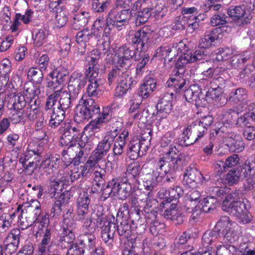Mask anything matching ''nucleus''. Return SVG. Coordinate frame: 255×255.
Instances as JSON below:
<instances>
[{
    "instance_id": "nucleus-5",
    "label": "nucleus",
    "mask_w": 255,
    "mask_h": 255,
    "mask_svg": "<svg viewBox=\"0 0 255 255\" xmlns=\"http://www.w3.org/2000/svg\"><path fill=\"white\" fill-rule=\"evenodd\" d=\"M43 148L39 144L31 143L28 145L27 150L23 157L19 159L21 163L23 172L25 175H31L37 166V162L39 161V157L43 153Z\"/></svg>"
},
{
    "instance_id": "nucleus-15",
    "label": "nucleus",
    "mask_w": 255,
    "mask_h": 255,
    "mask_svg": "<svg viewBox=\"0 0 255 255\" xmlns=\"http://www.w3.org/2000/svg\"><path fill=\"white\" fill-rule=\"evenodd\" d=\"M171 97L167 94L165 95L163 98L158 101L156 107V113H153V118H155V120L160 121L167 117V115L171 113L172 110V105L171 102Z\"/></svg>"
},
{
    "instance_id": "nucleus-6",
    "label": "nucleus",
    "mask_w": 255,
    "mask_h": 255,
    "mask_svg": "<svg viewBox=\"0 0 255 255\" xmlns=\"http://www.w3.org/2000/svg\"><path fill=\"white\" fill-rule=\"evenodd\" d=\"M205 56L203 49L196 50L194 53L187 52L182 54L179 57L172 72L174 77L186 78L184 65L190 63L197 62L204 59Z\"/></svg>"
},
{
    "instance_id": "nucleus-4",
    "label": "nucleus",
    "mask_w": 255,
    "mask_h": 255,
    "mask_svg": "<svg viewBox=\"0 0 255 255\" xmlns=\"http://www.w3.org/2000/svg\"><path fill=\"white\" fill-rule=\"evenodd\" d=\"M186 156L185 153H180L176 157L162 155L155 160V171L162 176L167 173L181 169L185 164Z\"/></svg>"
},
{
    "instance_id": "nucleus-13",
    "label": "nucleus",
    "mask_w": 255,
    "mask_h": 255,
    "mask_svg": "<svg viewBox=\"0 0 255 255\" xmlns=\"http://www.w3.org/2000/svg\"><path fill=\"white\" fill-rule=\"evenodd\" d=\"M112 120V110L107 107L103 108L101 115L94 120L91 121L85 127V131L90 132L91 134L101 129L104 124Z\"/></svg>"
},
{
    "instance_id": "nucleus-20",
    "label": "nucleus",
    "mask_w": 255,
    "mask_h": 255,
    "mask_svg": "<svg viewBox=\"0 0 255 255\" xmlns=\"http://www.w3.org/2000/svg\"><path fill=\"white\" fill-rule=\"evenodd\" d=\"M55 94H56L57 101H58V106L63 108V109H69L72 107L73 102L77 98L78 96L76 95L73 96V94L69 92V91L64 90L60 88L54 91Z\"/></svg>"
},
{
    "instance_id": "nucleus-47",
    "label": "nucleus",
    "mask_w": 255,
    "mask_h": 255,
    "mask_svg": "<svg viewBox=\"0 0 255 255\" xmlns=\"http://www.w3.org/2000/svg\"><path fill=\"white\" fill-rule=\"evenodd\" d=\"M218 200L214 196H208L205 198L201 203V209L203 212L210 213L216 208Z\"/></svg>"
},
{
    "instance_id": "nucleus-41",
    "label": "nucleus",
    "mask_w": 255,
    "mask_h": 255,
    "mask_svg": "<svg viewBox=\"0 0 255 255\" xmlns=\"http://www.w3.org/2000/svg\"><path fill=\"white\" fill-rule=\"evenodd\" d=\"M248 96L247 90L243 88H239L233 90L230 94L229 101L233 104L238 103L246 100Z\"/></svg>"
},
{
    "instance_id": "nucleus-29",
    "label": "nucleus",
    "mask_w": 255,
    "mask_h": 255,
    "mask_svg": "<svg viewBox=\"0 0 255 255\" xmlns=\"http://www.w3.org/2000/svg\"><path fill=\"white\" fill-rule=\"evenodd\" d=\"M166 84L167 87L172 88L176 93L179 94L183 92L188 85L186 78L178 76L170 78Z\"/></svg>"
},
{
    "instance_id": "nucleus-31",
    "label": "nucleus",
    "mask_w": 255,
    "mask_h": 255,
    "mask_svg": "<svg viewBox=\"0 0 255 255\" xmlns=\"http://www.w3.org/2000/svg\"><path fill=\"white\" fill-rule=\"evenodd\" d=\"M141 170L140 165L138 162H134L129 164L127 168V175L129 181L134 186L139 184L138 180Z\"/></svg>"
},
{
    "instance_id": "nucleus-8",
    "label": "nucleus",
    "mask_w": 255,
    "mask_h": 255,
    "mask_svg": "<svg viewBox=\"0 0 255 255\" xmlns=\"http://www.w3.org/2000/svg\"><path fill=\"white\" fill-rule=\"evenodd\" d=\"M129 210L127 204H124L119 209L115 219L116 230L118 235L128 238L130 235V225L128 223Z\"/></svg>"
},
{
    "instance_id": "nucleus-2",
    "label": "nucleus",
    "mask_w": 255,
    "mask_h": 255,
    "mask_svg": "<svg viewBox=\"0 0 255 255\" xmlns=\"http://www.w3.org/2000/svg\"><path fill=\"white\" fill-rule=\"evenodd\" d=\"M48 193L51 198H57L50 210L51 218H56L61 215L62 210L70 198L68 191L62 192L64 184L56 176L49 179Z\"/></svg>"
},
{
    "instance_id": "nucleus-62",
    "label": "nucleus",
    "mask_w": 255,
    "mask_h": 255,
    "mask_svg": "<svg viewBox=\"0 0 255 255\" xmlns=\"http://www.w3.org/2000/svg\"><path fill=\"white\" fill-rule=\"evenodd\" d=\"M68 213L67 212L66 215L65 214L63 216L64 219L61 225L62 231L73 232V230L76 228V224L72 218L68 217Z\"/></svg>"
},
{
    "instance_id": "nucleus-33",
    "label": "nucleus",
    "mask_w": 255,
    "mask_h": 255,
    "mask_svg": "<svg viewBox=\"0 0 255 255\" xmlns=\"http://www.w3.org/2000/svg\"><path fill=\"white\" fill-rule=\"evenodd\" d=\"M88 12L82 11L75 14L73 18L72 27L75 30H80L87 24L90 18Z\"/></svg>"
},
{
    "instance_id": "nucleus-32",
    "label": "nucleus",
    "mask_w": 255,
    "mask_h": 255,
    "mask_svg": "<svg viewBox=\"0 0 255 255\" xmlns=\"http://www.w3.org/2000/svg\"><path fill=\"white\" fill-rule=\"evenodd\" d=\"M59 238L58 245L61 248H72L75 245L73 244L75 238V234L73 232L61 231V233L59 235Z\"/></svg>"
},
{
    "instance_id": "nucleus-39",
    "label": "nucleus",
    "mask_w": 255,
    "mask_h": 255,
    "mask_svg": "<svg viewBox=\"0 0 255 255\" xmlns=\"http://www.w3.org/2000/svg\"><path fill=\"white\" fill-rule=\"evenodd\" d=\"M228 146L230 150L235 152H240L245 149V143L243 138L240 135H235L229 138Z\"/></svg>"
},
{
    "instance_id": "nucleus-7",
    "label": "nucleus",
    "mask_w": 255,
    "mask_h": 255,
    "mask_svg": "<svg viewBox=\"0 0 255 255\" xmlns=\"http://www.w3.org/2000/svg\"><path fill=\"white\" fill-rule=\"evenodd\" d=\"M214 230L218 234L219 242L221 243H234L235 242L232 223L228 216L221 217Z\"/></svg>"
},
{
    "instance_id": "nucleus-19",
    "label": "nucleus",
    "mask_w": 255,
    "mask_h": 255,
    "mask_svg": "<svg viewBox=\"0 0 255 255\" xmlns=\"http://www.w3.org/2000/svg\"><path fill=\"white\" fill-rule=\"evenodd\" d=\"M86 81L81 73L77 72H73L70 78L68 86V90L73 96L78 95L81 89L85 85Z\"/></svg>"
},
{
    "instance_id": "nucleus-38",
    "label": "nucleus",
    "mask_w": 255,
    "mask_h": 255,
    "mask_svg": "<svg viewBox=\"0 0 255 255\" xmlns=\"http://www.w3.org/2000/svg\"><path fill=\"white\" fill-rule=\"evenodd\" d=\"M217 28H214L209 32L206 33L204 37L200 38L199 42V46L202 48H208L210 47L216 40L218 39V35L215 31Z\"/></svg>"
},
{
    "instance_id": "nucleus-48",
    "label": "nucleus",
    "mask_w": 255,
    "mask_h": 255,
    "mask_svg": "<svg viewBox=\"0 0 255 255\" xmlns=\"http://www.w3.org/2000/svg\"><path fill=\"white\" fill-rule=\"evenodd\" d=\"M231 127L225 123H218L216 124L215 128L211 130V135L212 136L224 137L230 132Z\"/></svg>"
},
{
    "instance_id": "nucleus-64",
    "label": "nucleus",
    "mask_w": 255,
    "mask_h": 255,
    "mask_svg": "<svg viewBox=\"0 0 255 255\" xmlns=\"http://www.w3.org/2000/svg\"><path fill=\"white\" fill-rule=\"evenodd\" d=\"M152 196L153 193H150V192H147L146 194H145L146 204L144 209V212L149 213V210L151 209L154 210L156 208L158 203L155 199L152 198Z\"/></svg>"
},
{
    "instance_id": "nucleus-17",
    "label": "nucleus",
    "mask_w": 255,
    "mask_h": 255,
    "mask_svg": "<svg viewBox=\"0 0 255 255\" xmlns=\"http://www.w3.org/2000/svg\"><path fill=\"white\" fill-rule=\"evenodd\" d=\"M132 51L126 46L120 47L115 55V64L128 70L131 65Z\"/></svg>"
},
{
    "instance_id": "nucleus-14",
    "label": "nucleus",
    "mask_w": 255,
    "mask_h": 255,
    "mask_svg": "<svg viewBox=\"0 0 255 255\" xmlns=\"http://www.w3.org/2000/svg\"><path fill=\"white\" fill-rule=\"evenodd\" d=\"M23 206L19 205L17 206L16 214L21 212L18 215L20 218V225L22 229H26L31 226L36 222L38 216L41 213L32 211L31 210L23 209Z\"/></svg>"
},
{
    "instance_id": "nucleus-56",
    "label": "nucleus",
    "mask_w": 255,
    "mask_h": 255,
    "mask_svg": "<svg viewBox=\"0 0 255 255\" xmlns=\"http://www.w3.org/2000/svg\"><path fill=\"white\" fill-rule=\"evenodd\" d=\"M43 72L39 68H31L27 72V77L36 83H40L43 80Z\"/></svg>"
},
{
    "instance_id": "nucleus-37",
    "label": "nucleus",
    "mask_w": 255,
    "mask_h": 255,
    "mask_svg": "<svg viewBox=\"0 0 255 255\" xmlns=\"http://www.w3.org/2000/svg\"><path fill=\"white\" fill-rule=\"evenodd\" d=\"M16 212L13 213H4L0 216V233L5 232L11 226Z\"/></svg>"
},
{
    "instance_id": "nucleus-53",
    "label": "nucleus",
    "mask_w": 255,
    "mask_h": 255,
    "mask_svg": "<svg viewBox=\"0 0 255 255\" xmlns=\"http://www.w3.org/2000/svg\"><path fill=\"white\" fill-rule=\"evenodd\" d=\"M87 142L88 139H86V141H85L84 139H82V141H80L78 143L75 142V145H74V150H79L76 155L78 160H80L83 157H85L88 155L89 152V150L88 149V145L86 144Z\"/></svg>"
},
{
    "instance_id": "nucleus-51",
    "label": "nucleus",
    "mask_w": 255,
    "mask_h": 255,
    "mask_svg": "<svg viewBox=\"0 0 255 255\" xmlns=\"http://www.w3.org/2000/svg\"><path fill=\"white\" fill-rule=\"evenodd\" d=\"M220 78L215 79V87H210L206 92V96L209 98L217 101L222 94L221 88L217 82L219 81ZM222 79V78H221Z\"/></svg>"
},
{
    "instance_id": "nucleus-52",
    "label": "nucleus",
    "mask_w": 255,
    "mask_h": 255,
    "mask_svg": "<svg viewBox=\"0 0 255 255\" xmlns=\"http://www.w3.org/2000/svg\"><path fill=\"white\" fill-rule=\"evenodd\" d=\"M215 74V70L212 68H209L208 70L203 71L201 73L202 78L199 80L200 86L204 88L208 86V84H211L213 78Z\"/></svg>"
},
{
    "instance_id": "nucleus-27",
    "label": "nucleus",
    "mask_w": 255,
    "mask_h": 255,
    "mask_svg": "<svg viewBox=\"0 0 255 255\" xmlns=\"http://www.w3.org/2000/svg\"><path fill=\"white\" fill-rule=\"evenodd\" d=\"M178 44L172 45L165 44L158 48L156 50L155 56L161 58L171 61L173 56L177 54V47Z\"/></svg>"
},
{
    "instance_id": "nucleus-34",
    "label": "nucleus",
    "mask_w": 255,
    "mask_h": 255,
    "mask_svg": "<svg viewBox=\"0 0 255 255\" xmlns=\"http://www.w3.org/2000/svg\"><path fill=\"white\" fill-rule=\"evenodd\" d=\"M191 240L190 235L187 232H183L180 236L176 242L174 243V246L177 251L181 252L185 251H192L193 246L190 245Z\"/></svg>"
},
{
    "instance_id": "nucleus-57",
    "label": "nucleus",
    "mask_w": 255,
    "mask_h": 255,
    "mask_svg": "<svg viewBox=\"0 0 255 255\" xmlns=\"http://www.w3.org/2000/svg\"><path fill=\"white\" fill-rule=\"evenodd\" d=\"M21 232L19 229L15 228L12 229L7 234L4 241L12 243H17L19 245Z\"/></svg>"
},
{
    "instance_id": "nucleus-58",
    "label": "nucleus",
    "mask_w": 255,
    "mask_h": 255,
    "mask_svg": "<svg viewBox=\"0 0 255 255\" xmlns=\"http://www.w3.org/2000/svg\"><path fill=\"white\" fill-rule=\"evenodd\" d=\"M50 73L51 75H53L64 83L65 81L66 78L68 75L69 72L67 68L64 66L60 65L55 68Z\"/></svg>"
},
{
    "instance_id": "nucleus-9",
    "label": "nucleus",
    "mask_w": 255,
    "mask_h": 255,
    "mask_svg": "<svg viewBox=\"0 0 255 255\" xmlns=\"http://www.w3.org/2000/svg\"><path fill=\"white\" fill-rule=\"evenodd\" d=\"M131 14V11L129 9L119 10L117 8H113L109 11L107 21L120 30L128 24Z\"/></svg>"
},
{
    "instance_id": "nucleus-49",
    "label": "nucleus",
    "mask_w": 255,
    "mask_h": 255,
    "mask_svg": "<svg viewBox=\"0 0 255 255\" xmlns=\"http://www.w3.org/2000/svg\"><path fill=\"white\" fill-rule=\"evenodd\" d=\"M116 232V228L112 229H105L102 232V239L109 249H112L114 246V237Z\"/></svg>"
},
{
    "instance_id": "nucleus-63",
    "label": "nucleus",
    "mask_w": 255,
    "mask_h": 255,
    "mask_svg": "<svg viewBox=\"0 0 255 255\" xmlns=\"http://www.w3.org/2000/svg\"><path fill=\"white\" fill-rule=\"evenodd\" d=\"M9 118L12 123L14 124L23 122L25 118L24 111L12 109L9 114Z\"/></svg>"
},
{
    "instance_id": "nucleus-44",
    "label": "nucleus",
    "mask_w": 255,
    "mask_h": 255,
    "mask_svg": "<svg viewBox=\"0 0 255 255\" xmlns=\"http://www.w3.org/2000/svg\"><path fill=\"white\" fill-rule=\"evenodd\" d=\"M126 70L124 67H120L115 65V68L110 71L108 74V81L109 85H111L116 82L118 83L120 81V78L123 76Z\"/></svg>"
},
{
    "instance_id": "nucleus-35",
    "label": "nucleus",
    "mask_w": 255,
    "mask_h": 255,
    "mask_svg": "<svg viewBox=\"0 0 255 255\" xmlns=\"http://www.w3.org/2000/svg\"><path fill=\"white\" fill-rule=\"evenodd\" d=\"M141 149L139 146V141L137 138H132L128 144L127 155L130 159L134 160L140 156Z\"/></svg>"
},
{
    "instance_id": "nucleus-24",
    "label": "nucleus",
    "mask_w": 255,
    "mask_h": 255,
    "mask_svg": "<svg viewBox=\"0 0 255 255\" xmlns=\"http://www.w3.org/2000/svg\"><path fill=\"white\" fill-rule=\"evenodd\" d=\"M163 215L165 218L172 221L175 225H181L184 222L183 214L177 208L175 203L170 205L169 208L164 211Z\"/></svg>"
},
{
    "instance_id": "nucleus-60",
    "label": "nucleus",
    "mask_w": 255,
    "mask_h": 255,
    "mask_svg": "<svg viewBox=\"0 0 255 255\" xmlns=\"http://www.w3.org/2000/svg\"><path fill=\"white\" fill-rule=\"evenodd\" d=\"M99 69H91L88 67L85 72V80H87L88 83H102L101 79L99 78Z\"/></svg>"
},
{
    "instance_id": "nucleus-1",
    "label": "nucleus",
    "mask_w": 255,
    "mask_h": 255,
    "mask_svg": "<svg viewBox=\"0 0 255 255\" xmlns=\"http://www.w3.org/2000/svg\"><path fill=\"white\" fill-rule=\"evenodd\" d=\"M101 84L102 83H88L86 94L89 98L84 100L82 97L81 100L83 101V104L77 106L74 116V121L76 123H80L100 113L99 106L91 97H98L102 94Z\"/></svg>"
},
{
    "instance_id": "nucleus-22",
    "label": "nucleus",
    "mask_w": 255,
    "mask_h": 255,
    "mask_svg": "<svg viewBox=\"0 0 255 255\" xmlns=\"http://www.w3.org/2000/svg\"><path fill=\"white\" fill-rule=\"evenodd\" d=\"M150 30L147 26H144L135 31L131 36V42L136 48L142 49L149 40Z\"/></svg>"
},
{
    "instance_id": "nucleus-28",
    "label": "nucleus",
    "mask_w": 255,
    "mask_h": 255,
    "mask_svg": "<svg viewBox=\"0 0 255 255\" xmlns=\"http://www.w3.org/2000/svg\"><path fill=\"white\" fill-rule=\"evenodd\" d=\"M201 86L194 84L184 90L185 100L189 103L195 102L196 105L200 104V96L202 95Z\"/></svg>"
},
{
    "instance_id": "nucleus-12",
    "label": "nucleus",
    "mask_w": 255,
    "mask_h": 255,
    "mask_svg": "<svg viewBox=\"0 0 255 255\" xmlns=\"http://www.w3.org/2000/svg\"><path fill=\"white\" fill-rule=\"evenodd\" d=\"M96 39V35L87 29L78 32L76 37V41L79 45L78 53L83 55L87 50L89 51L90 47L92 46Z\"/></svg>"
},
{
    "instance_id": "nucleus-59",
    "label": "nucleus",
    "mask_w": 255,
    "mask_h": 255,
    "mask_svg": "<svg viewBox=\"0 0 255 255\" xmlns=\"http://www.w3.org/2000/svg\"><path fill=\"white\" fill-rule=\"evenodd\" d=\"M53 11L55 12L56 24L57 26L58 27L64 26L68 20L66 11L62 8Z\"/></svg>"
},
{
    "instance_id": "nucleus-11",
    "label": "nucleus",
    "mask_w": 255,
    "mask_h": 255,
    "mask_svg": "<svg viewBox=\"0 0 255 255\" xmlns=\"http://www.w3.org/2000/svg\"><path fill=\"white\" fill-rule=\"evenodd\" d=\"M93 221H90L89 227H91L92 231L95 230V227L100 228L102 229V232L105 229H112V228H116L115 218L113 215L108 214L105 215L102 211L99 210L94 214L92 217Z\"/></svg>"
},
{
    "instance_id": "nucleus-26",
    "label": "nucleus",
    "mask_w": 255,
    "mask_h": 255,
    "mask_svg": "<svg viewBox=\"0 0 255 255\" xmlns=\"http://www.w3.org/2000/svg\"><path fill=\"white\" fill-rule=\"evenodd\" d=\"M90 199L87 194H81L77 200V213L79 220L86 218L89 213V205Z\"/></svg>"
},
{
    "instance_id": "nucleus-25",
    "label": "nucleus",
    "mask_w": 255,
    "mask_h": 255,
    "mask_svg": "<svg viewBox=\"0 0 255 255\" xmlns=\"http://www.w3.org/2000/svg\"><path fill=\"white\" fill-rule=\"evenodd\" d=\"M156 88V80L152 77H146L138 89V96L143 99H146L152 93Z\"/></svg>"
},
{
    "instance_id": "nucleus-54",
    "label": "nucleus",
    "mask_w": 255,
    "mask_h": 255,
    "mask_svg": "<svg viewBox=\"0 0 255 255\" xmlns=\"http://www.w3.org/2000/svg\"><path fill=\"white\" fill-rule=\"evenodd\" d=\"M112 145V143L103 138L94 151L104 158V157L110 150Z\"/></svg>"
},
{
    "instance_id": "nucleus-61",
    "label": "nucleus",
    "mask_w": 255,
    "mask_h": 255,
    "mask_svg": "<svg viewBox=\"0 0 255 255\" xmlns=\"http://www.w3.org/2000/svg\"><path fill=\"white\" fill-rule=\"evenodd\" d=\"M185 16L180 15L175 18L171 26L172 28L175 30H182L185 29L186 26H188V22L187 18Z\"/></svg>"
},
{
    "instance_id": "nucleus-50",
    "label": "nucleus",
    "mask_w": 255,
    "mask_h": 255,
    "mask_svg": "<svg viewBox=\"0 0 255 255\" xmlns=\"http://www.w3.org/2000/svg\"><path fill=\"white\" fill-rule=\"evenodd\" d=\"M217 246L216 255H237L236 247L231 243H225Z\"/></svg>"
},
{
    "instance_id": "nucleus-46",
    "label": "nucleus",
    "mask_w": 255,
    "mask_h": 255,
    "mask_svg": "<svg viewBox=\"0 0 255 255\" xmlns=\"http://www.w3.org/2000/svg\"><path fill=\"white\" fill-rule=\"evenodd\" d=\"M131 184L132 183H130L127 179H126L125 181L123 180L116 193V196H118L119 199L124 200L130 195L131 190Z\"/></svg>"
},
{
    "instance_id": "nucleus-55",
    "label": "nucleus",
    "mask_w": 255,
    "mask_h": 255,
    "mask_svg": "<svg viewBox=\"0 0 255 255\" xmlns=\"http://www.w3.org/2000/svg\"><path fill=\"white\" fill-rule=\"evenodd\" d=\"M219 242V236L215 230L206 231L203 235L202 242L204 246H208L217 241Z\"/></svg>"
},
{
    "instance_id": "nucleus-3",
    "label": "nucleus",
    "mask_w": 255,
    "mask_h": 255,
    "mask_svg": "<svg viewBox=\"0 0 255 255\" xmlns=\"http://www.w3.org/2000/svg\"><path fill=\"white\" fill-rule=\"evenodd\" d=\"M239 190H234L228 195L222 203V209L235 217L241 214L250 206L248 200L240 196Z\"/></svg>"
},
{
    "instance_id": "nucleus-45",
    "label": "nucleus",
    "mask_w": 255,
    "mask_h": 255,
    "mask_svg": "<svg viewBox=\"0 0 255 255\" xmlns=\"http://www.w3.org/2000/svg\"><path fill=\"white\" fill-rule=\"evenodd\" d=\"M248 171L246 169H243L244 176L247 178L246 182L244 184V188L245 191H249L255 189V173Z\"/></svg>"
},
{
    "instance_id": "nucleus-16",
    "label": "nucleus",
    "mask_w": 255,
    "mask_h": 255,
    "mask_svg": "<svg viewBox=\"0 0 255 255\" xmlns=\"http://www.w3.org/2000/svg\"><path fill=\"white\" fill-rule=\"evenodd\" d=\"M96 236L93 233H86L81 236L79 244L74 246L80 249L83 255H91L92 250L96 247Z\"/></svg>"
},
{
    "instance_id": "nucleus-23",
    "label": "nucleus",
    "mask_w": 255,
    "mask_h": 255,
    "mask_svg": "<svg viewBox=\"0 0 255 255\" xmlns=\"http://www.w3.org/2000/svg\"><path fill=\"white\" fill-rule=\"evenodd\" d=\"M136 81L128 74L127 70L123 75V76L120 78V81L116 88L117 92L119 94L118 96L126 94L128 91L134 87L136 84Z\"/></svg>"
},
{
    "instance_id": "nucleus-10",
    "label": "nucleus",
    "mask_w": 255,
    "mask_h": 255,
    "mask_svg": "<svg viewBox=\"0 0 255 255\" xmlns=\"http://www.w3.org/2000/svg\"><path fill=\"white\" fill-rule=\"evenodd\" d=\"M206 132V128L199 123L191 125L183 132V144L185 146L193 144L202 137Z\"/></svg>"
},
{
    "instance_id": "nucleus-40",
    "label": "nucleus",
    "mask_w": 255,
    "mask_h": 255,
    "mask_svg": "<svg viewBox=\"0 0 255 255\" xmlns=\"http://www.w3.org/2000/svg\"><path fill=\"white\" fill-rule=\"evenodd\" d=\"M152 9L153 8L151 7L144 8L135 12L134 14L135 25L140 26L145 24L151 15Z\"/></svg>"
},
{
    "instance_id": "nucleus-21",
    "label": "nucleus",
    "mask_w": 255,
    "mask_h": 255,
    "mask_svg": "<svg viewBox=\"0 0 255 255\" xmlns=\"http://www.w3.org/2000/svg\"><path fill=\"white\" fill-rule=\"evenodd\" d=\"M228 14L234 20L244 19L247 22L246 19L252 18L251 13L248 9L247 5L242 4L237 6H230L228 9Z\"/></svg>"
},
{
    "instance_id": "nucleus-18",
    "label": "nucleus",
    "mask_w": 255,
    "mask_h": 255,
    "mask_svg": "<svg viewBox=\"0 0 255 255\" xmlns=\"http://www.w3.org/2000/svg\"><path fill=\"white\" fill-rule=\"evenodd\" d=\"M183 183L188 187L195 188L202 184V173L197 169L189 167L184 173Z\"/></svg>"
},
{
    "instance_id": "nucleus-43",
    "label": "nucleus",
    "mask_w": 255,
    "mask_h": 255,
    "mask_svg": "<svg viewBox=\"0 0 255 255\" xmlns=\"http://www.w3.org/2000/svg\"><path fill=\"white\" fill-rule=\"evenodd\" d=\"M153 173L154 175H148L147 179L144 182V187L147 192H150L152 193V191L156 187L157 184L159 182V180L162 177V176L157 173L156 171H153Z\"/></svg>"
},
{
    "instance_id": "nucleus-42",
    "label": "nucleus",
    "mask_w": 255,
    "mask_h": 255,
    "mask_svg": "<svg viewBox=\"0 0 255 255\" xmlns=\"http://www.w3.org/2000/svg\"><path fill=\"white\" fill-rule=\"evenodd\" d=\"M183 191L179 186H176L175 188H171L169 190L168 195V196H166V198L163 200L160 203V207L165 208L166 204H168L171 202L175 201H176L179 198L181 195L182 194Z\"/></svg>"
},
{
    "instance_id": "nucleus-36",
    "label": "nucleus",
    "mask_w": 255,
    "mask_h": 255,
    "mask_svg": "<svg viewBox=\"0 0 255 255\" xmlns=\"http://www.w3.org/2000/svg\"><path fill=\"white\" fill-rule=\"evenodd\" d=\"M251 57V52L247 51L242 55H234L231 58V65L233 69H241Z\"/></svg>"
},
{
    "instance_id": "nucleus-30",
    "label": "nucleus",
    "mask_w": 255,
    "mask_h": 255,
    "mask_svg": "<svg viewBox=\"0 0 255 255\" xmlns=\"http://www.w3.org/2000/svg\"><path fill=\"white\" fill-rule=\"evenodd\" d=\"M50 33L45 27L35 29L32 32V39L35 46L40 47L46 43Z\"/></svg>"
}]
</instances>
